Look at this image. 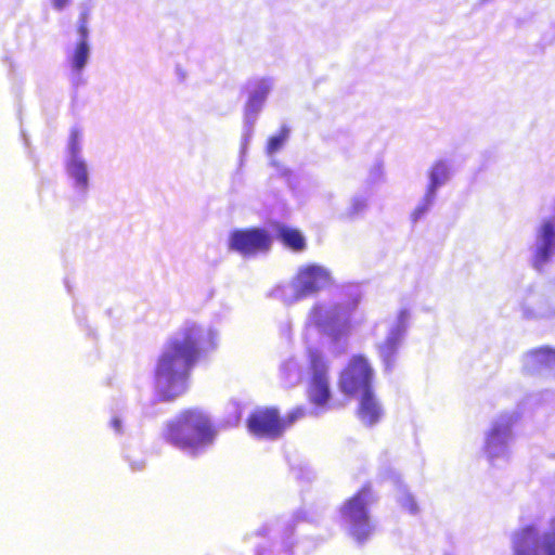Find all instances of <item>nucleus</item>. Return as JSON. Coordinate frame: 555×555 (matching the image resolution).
Instances as JSON below:
<instances>
[{
	"label": "nucleus",
	"mask_w": 555,
	"mask_h": 555,
	"mask_svg": "<svg viewBox=\"0 0 555 555\" xmlns=\"http://www.w3.org/2000/svg\"><path fill=\"white\" fill-rule=\"evenodd\" d=\"M89 55V47L87 42L79 41L72 54L69 62L73 70L79 73L85 67Z\"/></svg>",
	"instance_id": "6ab92c4d"
},
{
	"label": "nucleus",
	"mask_w": 555,
	"mask_h": 555,
	"mask_svg": "<svg viewBox=\"0 0 555 555\" xmlns=\"http://www.w3.org/2000/svg\"><path fill=\"white\" fill-rule=\"evenodd\" d=\"M330 283V273L320 266L310 264L297 274V293L305 297L320 292Z\"/></svg>",
	"instance_id": "1a4fd4ad"
},
{
	"label": "nucleus",
	"mask_w": 555,
	"mask_h": 555,
	"mask_svg": "<svg viewBox=\"0 0 555 555\" xmlns=\"http://www.w3.org/2000/svg\"><path fill=\"white\" fill-rule=\"evenodd\" d=\"M271 88V83L262 79L254 93L249 96L247 105L251 111H258L263 104L269 91Z\"/></svg>",
	"instance_id": "a211bd4d"
},
{
	"label": "nucleus",
	"mask_w": 555,
	"mask_h": 555,
	"mask_svg": "<svg viewBox=\"0 0 555 555\" xmlns=\"http://www.w3.org/2000/svg\"><path fill=\"white\" fill-rule=\"evenodd\" d=\"M272 245L270 233L262 228L235 229L228 237V249L243 257L267 253Z\"/></svg>",
	"instance_id": "0eeeda50"
},
{
	"label": "nucleus",
	"mask_w": 555,
	"mask_h": 555,
	"mask_svg": "<svg viewBox=\"0 0 555 555\" xmlns=\"http://www.w3.org/2000/svg\"><path fill=\"white\" fill-rule=\"evenodd\" d=\"M409 318V312L405 310L400 311L399 320L400 322H404Z\"/></svg>",
	"instance_id": "bb28decb"
},
{
	"label": "nucleus",
	"mask_w": 555,
	"mask_h": 555,
	"mask_svg": "<svg viewBox=\"0 0 555 555\" xmlns=\"http://www.w3.org/2000/svg\"><path fill=\"white\" fill-rule=\"evenodd\" d=\"M307 414L305 406H296L282 415L276 406H259L246 417L247 431L257 439L278 440Z\"/></svg>",
	"instance_id": "7ed1b4c3"
},
{
	"label": "nucleus",
	"mask_w": 555,
	"mask_h": 555,
	"mask_svg": "<svg viewBox=\"0 0 555 555\" xmlns=\"http://www.w3.org/2000/svg\"><path fill=\"white\" fill-rule=\"evenodd\" d=\"M205 338V331L191 323L168 339L154 370V383L160 400H173L186 390L191 371L204 351Z\"/></svg>",
	"instance_id": "f257e3e1"
},
{
	"label": "nucleus",
	"mask_w": 555,
	"mask_h": 555,
	"mask_svg": "<svg viewBox=\"0 0 555 555\" xmlns=\"http://www.w3.org/2000/svg\"><path fill=\"white\" fill-rule=\"evenodd\" d=\"M511 541L513 555H555V516L546 530L527 524L513 532Z\"/></svg>",
	"instance_id": "39448f33"
},
{
	"label": "nucleus",
	"mask_w": 555,
	"mask_h": 555,
	"mask_svg": "<svg viewBox=\"0 0 555 555\" xmlns=\"http://www.w3.org/2000/svg\"><path fill=\"white\" fill-rule=\"evenodd\" d=\"M402 337V330H392L384 341L377 346L379 358L384 364L385 371L387 372H390L397 362Z\"/></svg>",
	"instance_id": "9b49d317"
},
{
	"label": "nucleus",
	"mask_w": 555,
	"mask_h": 555,
	"mask_svg": "<svg viewBox=\"0 0 555 555\" xmlns=\"http://www.w3.org/2000/svg\"><path fill=\"white\" fill-rule=\"evenodd\" d=\"M358 417L366 425L372 426L378 423L383 416L382 405L376 398L374 390L359 395Z\"/></svg>",
	"instance_id": "f8f14e48"
},
{
	"label": "nucleus",
	"mask_w": 555,
	"mask_h": 555,
	"mask_svg": "<svg viewBox=\"0 0 555 555\" xmlns=\"http://www.w3.org/2000/svg\"><path fill=\"white\" fill-rule=\"evenodd\" d=\"M88 20H89V11L85 10L79 15L78 21V34H79V41L87 42L88 37Z\"/></svg>",
	"instance_id": "4be33fe9"
},
{
	"label": "nucleus",
	"mask_w": 555,
	"mask_h": 555,
	"mask_svg": "<svg viewBox=\"0 0 555 555\" xmlns=\"http://www.w3.org/2000/svg\"><path fill=\"white\" fill-rule=\"evenodd\" d=\"M289 134V129L286 126H282L275 135L268 139L266 151L268 154L278 152L283 144L286 142Z\"/></svg>",
	"instance_id": "aec40b11"
},
{
	"label": "nucleus",
	"mask_w": 555,
	"mask_h": 555,
	"mask_svg": "<svg viewBox=\"0 0 555 555\" xmlns=\"http://www.w3.org/2000/svg\"><path fill=\"white\" fill-rule=\"evenodd\" d=\"M67 172L82 191L88 189V171L86 163L80 158H70L66 165Z\"/></svg>",
	"instance_id": "f3484780"
},
{
	"label": "nucleus",
	"mask_w": 555,
	"mask_h": 555,
	"mask_svg": "<svg viewBox=\"0 0 555 555\" xmlns=\"http://www.w3.org/2000/svg\"><path fill=\"white\" fill-rule=\"evenodd\" d=\"M448 178V168L444 163H436L430 171V184L426 196V203L417 207L413 212V220L416 221L423 214H425L433 202L436 189L441 185Z\"/></svg>",
	"instance_id": "ddd939ff"
},
{
	"label": "nucleus",
	"mask_w": 555,
	"mask_h": 555,
	"mask_svg": "<svg viewBox=\"0 0 555 555\" xmlns=\"http://www.w3.org/2000/svg\"><path fill=\"white\" fill-rule=\"evenodd\" d=\"M400 506L410 514H416L418 512V505L411 494H404L400 499Z\"/></svg>",
	"instance_id": "5701e85b"
},
{
	"label": "nucleus",
	"mask_w": 555,
	"mask_h": 555,
	"mask_svg": "<svg viewBox=\"0 0 555 555\" xmlns=\"http://www.w3.org/2000/svg\"><path fill=\"white\" fill-rule=\"evenodd\" d=\"M215 437L216 429L212 423L198 409H185L166 425V441L193 454L211 444Z\"/></svg>",
	"instance_id": "f03ea898"
},
{
	"label": "nucleus",
	"mask_w": 555,
	"mask_h": 555,
	"mask_svg": "<svg viewBox=\"0 0 555 555\" xmlns=\"http://www.w3.org/2000/svg\"><path fill=\"white\" fill-rule=\"evenodd\" d=\"M308 359L312 371L307 389L308 400L313 405L323 408L332 397L327 366L322 352L315 348L308 350Z\"/></svg>",
	"instance_id": "6e6552de"
},
{
	"label": "nucleus",
	"mask_w": 555,
	"mask_h": 555,
	"mask_svg": "<svg viewBox=\"0 0 555 555\" xmlns=\"http://www.w3.org/2000/svg\"><path fill=\"white\" fill-rule=\"evenodd\" d=\"M512 420L502 423H495L487 435L486 449L491 456L495 455L493 449L506 442L511 435Z\"/></svg>",
	"instance_id": "dca6fc26"
},
{
	"label": "nucleus",
	"mask_w": 555,
	"mask_h": 555,
	"mask_svg": "<svg viewBox=\"0 0 555 555\" xmlns=\"http://www.w3.org/2000/svg\"><path fill=\"white\" fill-rule=\"evenodd\" d=\"M376 498L371 483H364L340 507V515L349 527V533L358 542H363L373 533L367 507Z\"/></svg>",
	"instance_id": "20e7f679"
},
{
	"label": "nucleus",
	"mask_w": 555,
	"mask_h": 555,
	"mask_svg": "<svg viewBox=\"0 0 555 555\" xmlns=\"http://www.w3.org/2000/svg\"><path fill=\"white\" fill-rule=\"evenodd\" d=\"M527 367L530 371H544L555 376V349L548 346L533 348L526 353Z\"/></svg>",
	"instance_id": "9d476101"
},
{
	"label": "nucleus",
	"mask_w": 555,
	"mask_h": 555,
	"mask_svg": "<svg viewBox=\"0 0 555 555\" xmlns=\"http://www.w3.org/2000/svg\"><path fill=\"white\" fill-rule=\"evenodd\" d=\"M69 1L70 0H52V3L56 10H62L69 3Z\"/></svg>",
	"instance_id": "393cba45"
},
{
	"label": "nucleus",
	"mask_w": 555,
	"mask_h": 555,
	"mask_svg": "<svg viewBox=\"0 0 555 555\" xmlns=\"http://www.w3.org/2000/svg\"><path fill=\"white\" fill-rule=\"evenodd\" d=\"M111 425L112 427L117 431V433H120L121 431V422L119 418L117 417H114L112 421H111Z\"/></svg>",
	"instance_id": "a878e982"
},
{
	"label": "nucleus",
	"mask_w": 555,
	"mask_h": 555,
	"mask_svg": "<svg viewBox=\"0 0 555 555\" xmlns=\"http://www.w3.org/2000/svg\"><path fill=\"white\" fill-rule=\"evenodd\" d=\"M276 237L284 247L295 253L304 251L307 247L302 232L296 228L281 224L276 229Z\"/></svg>",
	"instance_id": "2eb2a0df"
},
{
	"label": "nucleus",
	"mask_w": 555,
	"mask_h": 555,
	"mask_svg": "<svg viewBox=\"0 0 555 555\" xmlns=\"http://www.w3.org/2000/svg\"><path fill=\"white\" fill-rule=\"evenodd\" d=\"M374 370L364 354L350 357L339 372L337 386L346 397L353 398L373 389Z\"/></svg>",
	"instance_id": "423d86ee"
},
{
	"label": "nucleus",
	"mask_w": 555,
	"mask_h": 555,
	"mask_svg": "<svg viewBox=\"0 0 555 555\" xmlns=\"http://www.w3.org/2000/svg\"><path fill=\"white\" fill-rule=\"evenodd\" d=\"M555 237V228L548 221L542 225L541 229V244L538 246L533 256V266L541 269L542 266L550 259Z\"/></svg>",
	"instance_id": "4468645a"
},
{
	"label": "nucleus",
	"mask_w": 555,
	"mask_h": 555,
	"mask_svg": "<svg viewBox=\"0 0 555 555\" xmlns=\"http://www.w3.org/2000/svg\"><path fill=\"white\" fill-rule=\"evenodd\" d=\"M366 206L365 204V201L364 199H354L353 203H352V212L353 214H357L359 211H361L362 209H364Z\"/></svg>",
	"instance_id": "b1692460"
},
{
	"label": "nucleus",
	"mask_w": 555,
	"mask_h": 555,
	"mask_svg": "<svg viewBox=\"0 0 555 555\" xmlns=\"http://www.w3.org/2000/svg\"><path fill=\"white\" fill-rule=\"evenodd\" d=\"M80 140L81 132L76 128L72 129L68 140V152L72 158H79L78 154L80 152Z\"/></svg>",
	"instance_id": "412c9836"
}]
</instances>
